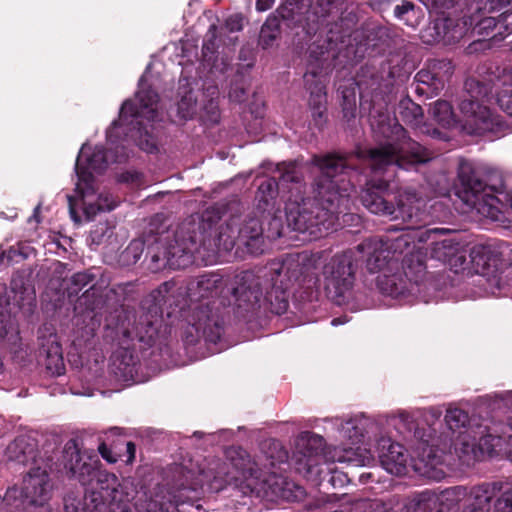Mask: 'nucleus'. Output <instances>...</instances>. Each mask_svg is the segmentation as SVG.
<instances>
[{
	"instance_id": "1",
	"label": "nucleus",
	"mask_w": 512,
	"mask_h": 512,
	"mask_svg": "<svg viewBox=\"0 0 512 512\" xmlns=\"http://www.w3.org/2000/svg\"><path fill=\"white\" fill-rule=\"evenodd\" d=\"M312 164L318 172L313 185L315 199L289 200L285 211L288 227L316 239L332 228L339 214L350 208L354 187L342 176L346 168L343 158L314 156Z\"/></svg>"
},
{
	"instance_id": "2",
	"label": "nucleus",
	"mask_w": 512,
	"mask_h": 512,
	"mask_svg": "<svg viewBox=\"0 0 512 512\" xmlns=\"http://www.w3.org/2000/svg\"><path fill=\"white\" fill-rule=\"evenodd\" d=\"M206 226L192 220L182 223L173 233L174 243L167 242L163 255L156 254L153 260L163 259L170 267L180 269L191 264L193 253H199L201 249L216 255L230 251L237 241L252 254L263 252V228L256 218L232 217L214 232H208Z\"/></svg>"
},
{
	"instance_id": "3",
	"label": "nucleus",
	"mask_w": 512,
	"mask_h": 512,
	"mask_svg": "<svg viewBox=\"0 0 512 512\" xmlns=\"http://www.w3.org/2000/svg\"><path fill=\"white\" fill-rule=\"evenodd\" d=\"M417 232L402 233L395 238H370L357 246V250L365 256L366 267L371 273H378L376 284L382 293L395 296L402 293L403 275L410 281H420L426 272L423 254L411 252L402 261L403 273H399V259L414 239L418 240Z\"/></svg>"
},
{
	"instance_id": "4",
	"label": "nucleus",
	"mask_w": 512,
	"mask_h": 512,
	"mask_svg": "<svg viewBox=\"0 0 512 512\" xmlns=\"http://www.w3.org/2000/svg\"><path fill=\"white\" fill-rule=\"evenodd\" d=\"M147 72L140 78L134 100H126L121 106L119 119L107 130V140L113 144L117 130L123 128L137 145L146 152L156 150L155 142L148 135L147 126L160 120L159 96L146 82Z\"/></svg>"
},
{
	"instance_id": "5",
	"label": "nucleus",
	"mask_w": 512,
	"mask_h": 512,
	"mask_svg": "<svg viewBox=\"0 0 512 512\" xmlns=\"http://www.w3.org/2000/svg\"><path fill=\"white\" fill-rule=\"evenodd\" d=\"M388 182L379 180L369 181L361 191L360 200L363 206L372 214L388 218L391 221H402L407 224L425 222L422 210L423 201L415 193L403 192L395 196V203L390 200Z\"/></svg>"
},
{
	"instance_id": "6",
	"label": "nucleus",
	"mask_w": 512,
	"mask_h": 512,
	"mask_svg": "<svg viewBox=\"0 0 512 512\" xmlns=\"http://www.w3.org/2000/svg\"><path fill=\"white\" fill-rule=\"evenodd\" d=\"M497 171L483 164H474L462 160L458 168L461 189L459 198L477 215L493 221L500 220L501 208L499 199L488 191L482 176H489Z\"/></svg>"
},
{
	"instance_id": "7",
	"label": "nucleus",
	"mask_w": 512,
	"mask_h": 512,
	"mask_svg": "<svg viewBox=\"0 0 512 512\" xmlns=\"http://www.w3.org/2000/svg\"><path fill=\"white\" fill-rule=\"evenodd\" d=\"M80 505V501L73 497L64 500L65 512H133L129 494L109 472L97 473L96 484H92Z\"/></svg>"
},
{
	"instance_id": "8",
	"label": "nucleus",
	"mask_w": 512,
	"mask_h": 512,
	"mask_svg": "<svg viewBox=\"0 0 512 512\" xmlns=\"http://www.w3.org/2000/svg\"><path fill=\"white\" fill-rule=\"evenodd\" d=\"M396 134H400L396 144H386L376 149L358 153L366 158L374 173L386 170L388 166L398 165L406 168L408 164L425 163L431 159L430 152L419 143L406 137L401 126L395 127Z\"/></svg>"
},
{
	"instance_id": "9",
	"label": "nucleus",
	"mask_w": 512,
	"mask_h": 512,
	"mask_svg": "<svg viewBox=\"0 0 512 512\" xmlns=\"http://www.w3.org/2000/svg\"><path fill=\"white\" fill-rule=\"evenodd\" d=\"M356 266L351 251L334 255L324 266L323 276L328 297L344 305L350 297L355 282Z\"/></svg>"
},
{
	"instance_id": "10",
	"label": "nucleus",
	"mask_w": 512,
	"mask_h": 512,
	"mask_svg": "<svg viewBox=\"0 0 512 512\" xmlns=\"http://www.w3.org/2000/svg\"><path fill=\"white\" fill-rule=\"evenodd\" d=\"M236 284L232 293L239 307H253L261 301L269 302L271 306H274L273 299H275L277 302L274 307L275 312L281 314L286 311L288 303L285 299L284 290L287 285L281 284L280 287H273L271 291H266L263 294L260 279L252 272H244L238 277Z\"/></svg>"
},
{
	"instance_id": "11",
	"label": "nucleus",
	"mask_w": 512,
	"mask_h": 512,
	"mask_svg": "<svg viewBox=\"0 0 512 512\" xmlns=\"http://www.w3.org/2000/svg\"><path fill=\"white\" fill-rule=\"evenodd\" d=\"M49 498L48 474L37 467L31 469L24 477L20 491L12 488L6 492L4 501L15 509H26L28 506H42Z\"/></svg>"
},
{
	"instance_id": "12",
	"label": "nucleus",
	"mask_w": 512,
	"mask_h": 512,
	"mask_svg": "<svg viewBox=\"0 0 512 512\" xmlns=\"http://www.w3.org/2000/svg\"><path fill=\"white\" fill-rule=\"evenodd\" d=\"M74 195H68L69 213L75 223L81 222L77 208L80 207L87 220L93 219L98 213L113 210L117 203L111 194L98 192L94 182L87 181L78 189V181L75 184Z\"/></svg>"
},
{
	"instance_id": "13",
	"label": "nucleus",
	"mask_w": 512,
	"mask_h": 512,
	"mask_svg": "<svg viewBox=\"0 0 512 512\" xmlns=\"http://www.w3.org/2000/svg\"><path fill=\"white\" fill-rule=\"evenodd\" d=\"M501 438L488 433L486 427L467 429L455 438L454 450L458 457L466 464H470L484 456H491Z\"/></svg>"
},
{
	"instance_id": "14",
	"label": "nucleus",
	"mask_w": 512,
	"mask_h": 512,
	"mask_svg": "<svg viewBox=\"0 0 512 512\" xmlns=\"http://www.w3.org/2000/svg\"><path fill=\"white\" fill-rule=\"evenodd\" d=\"M450 233L446 228H433L420 231L418 234V242L431 241L429 254L432 259L443 263H449L451 267L457 268L465 262V253L460 243L452 238H440Z\"/></svg>"
},
{
	"instance_id": "15",
	"label": "nucleus",
	"mask_w": 512,
	"mask_h": 512,
	"mask_svg": "<svg viewBox=\"0 0 512 512\" xmlns=\"http://www.w3.org/2000/svg\"><path fill=\"white\" fill-rule=\"evenodd\" d=\"M126 322L121 323L120 333L122 334V344L138 341L146 345H152L157 339L159 329L162 325V318L157 309L139 315L138 318L130 316L126 317Z\"/></svg>"
},
{
	"instance_id": "16",
	"label": "nucleus",
	"mask_w": 512,
	"mask_h": 512,
	"mask_svg": "<svg viewBox=\"0 0 512 512\" xmlns=\"http://www.w3.org/2000/svg\"><path fill=\"white\" fill-rule=\"evenodd\" d=\"M460 123L463 131L471 135H480L493 130L496 119L487 106L473 99L460 103Z\"/></svg>"
},
{
	"instance_id": "17",
	"label": "nucleus",
	"mask_w": 512,
	"mask_h": 512,
	"mask_svg": "<svg viewBox=\"0 0 512 512\" xmlns=\"http://www.w3.org/2000/svg\"><path fill=\"white\" fill-rule=\"evenodd\" d=\"M470 258L475 271L500 288L498 275L503 265L502 253L492 245L477 244L472 247Z\"/></svg>"
},
{
	"instance_id": "18",
	"label": "nucleus",
	"mask_w": 512,
	"mask_h": 512,
	"mask_svg": "<svg viewBox=\"0 0 512 512\" xmlns=\"http://www.w3.org/2000/svg\"><path fill=\"white\" fill-rule=\"evenodd\" d=\"M110 159L105 154L103 147L95 146L92 148L88 144H83L75 163V172L77 175L78 189L87 181L94 182V173L102 172Z\"/></svg>"
},
{
	"instance_id": "19",
	"label": "nucleus",
	"mask_w": 512,
	"mask_h": 512,
	"mask_svg": "<svg viewBox=\"0 0 512 512\" xmlns=\"http://www.w3.org/2000/svg\"><path fill=\"white\" fill-rule=\"evenodd\" d=\"M377 453L382 467L397 476L407 473L409 464H412L406 449L389 437H381L377 441Z\"/></svg>"
},
{
	"instance_id": "20",
	"label": "nucleus",
	"mask_w": 512,
	"mask_h": 512,
	"mask_svg": "<svg viewBox=\"0 0 512 512\" xmlns=\"http://www.w3.org/2000/svg\"><path fill=\"white\" fill-rule=\"evenodd\" d=\"M412 468L420 476L433 481H440L446 475L442 456L426 443L417 447L416 455L412 458Z\"/></svg>"
},
{
	"instance_id": "21",
	"label": "nucleus",
	"mask_w": 512,
	"mask_h": 512,
	"mask_svg": "<svg viewBox=\"0 0 512 512\" xmlns=\"http://www.w3.org/2000/svg\"><path fill=\"white\" fill-rule=\"evenodd\" d=\"M64 467L83 484L87 477H92L96 481L97 473L95 463L88 455L82 454L74 441H70L64 448Z\"/></svg>"
},
{
	"instance_id": "22",
	"label": "nucleus",
	"mask_w": 512,
	"mask_h": 512,
	"mask_svg": "<svg viewBox=\"0 0 512 512\" xmlns=\"http://www.w3.org/2000/svg\"><path fill=\"white\" fill-rule=\"evenodd\" d=\"M191 331H188L189 342H194L200 336L209 340L219 337L220 324L218 317L208 306L197 308L189 320Z\"/></svg>"
},
{
	"instance_id": "23",
	"label": "nucleus",
	"mask_w": 512,
	"mask_h": 512,
	"mask_svg": "<svg viewBox=\"0 0 512 512\" xmlns=\"http://www.w3.org/2000/svg\"><path fill=\"white\" fill-rule=\"evenodd\" d=\"M464 32V26H460L453 19H437L434 21L432 26L426 28L422 35V39L428 44L435 42L452 44L460 40L463 37Z\"/></svg>"
},
{
	"instance_id": "24",
	"label": "nucleus",
	"mask_w": 512,
	"mask_h": 512,
	"mask_svg": "<svg viewBox=\"0 0 512 512\" xmlns=\"http://www.w3.org/2000/svg\"><path fill=\"white\" fill-rule=\"evenodd\" d=\"M328 462L347 463L354 466H370L374 463L373 453L361 445L337 446L324 456Z\"/></svg>"
},
{
	"instance_id": "25",
	"label": "nucleus",
	"mask_w": 512,
	"mask_h": 512,
	"mask_svg": "<svg viewBox=\"0 0 512 512\" xmlns=\"http://www.w3.org/2000/svg\"><path fill=\"white\" fill-rule=\"evenodd\" d=\"M398 114L404 123L418 129L421 133L430 135L433 138L441 137L440 131L435 128L431 129L427 124L422 122L424 115L421 106L410 99L400 102Z\"/></svg>"
},
{
	"instance_id": "26",
	"label": "nucleus",
	"mask_w": 512,
	"mask_h": 512,
	"mask_svg": "<svg viewBox=\"0 0 512 512\" xmlns=\"http://www.w3.org/2000/svg\"><path fill=\"white\" fill-rule=\"evenodd\" d=\"M319 259L320 256L318 254L308 255L307 253H301L289 256L285 259L278 270V275L287 274L289 280H297L299 276L307 274L310 270L315 269Z\"/></svg>"
},
{
	"instance_id": "27",
	"label": "nucleus",
	"mask_w": 512,
	"mask_h": 512,
	"mask_svg": "<svg viewBox=\"0 0 512 512\" xmlns=\"http://www.w3.org/2000/svg\"><path fill=\"white\" fill-rule=\"evenodd\" d=\"M40 354L45 356V365L53 375H60L64 370L62 348L56 334H49L41 341Z\"/></svg>"
},
{
	"instance_id": "28",
	"label": "nucleus",
	"mask_w": 512,
	"mask_h": 512,
	"mask_svg": "<svg viewBox=\"0 0 512 512\" xmlns=\"http://www.w3.org/2000/svg\"><path fill=\"white\" fill-rule=\"evenodd\" d=\"M491 499V492L487 487H474L467 496L462 512H492Z\"/></svg>"
},
{
	"instance_id": "29",
	"label": "nucleus",
	"mask_w": 512,
	"mask_h": 512,
	"mask_svg": "<svg viewBox=\"0 0 512 512\" xmlns=\"http://www.w3.org/2000/svg\"><path fill=\"white\" fill-rule=\"evenodd\" d=\"M437 506L436 493L430 490H424L410 496L405 505V512H428Z\"/></svg>"
},
{
	"instance_id": "30",
	"label": "nucleus",
	"mask_w": 512,
	"mask_h": 512,
	"mask_svg": "<svg viewBox=\"0 0 512 512\" xmlns=\"http://www.w3.org/2000/svg\"><path fill=\"white\" fill-rule=\"evenodd\" d=\"M365 423L366 419L358 416L341 422L339 429L341 438L348 440L352 445L359 444L364 436Z\"/></svg>"
},
{
	"instance_id": "31",
	"label": "nucleus",
	"mask_w": 512,
	"mask_h": 512,
	"mask_svg": "<svg viewBox=\"0 0 512 512\" xmlns=\"http://www.w3.org/2000/svg\"><path fill=\"white\" fill-rule=\"evenodd\" d=\"M469 421L468 414L459 408H449L447 409L445 415V422L449 430L452 431V444L454 445L455 438L459 435V433L467 430V429H475L474 427H467V423Z\"/></svg>"
},
{
	"instance_id": "32",
	"label": "nucleus",
	"mask_w": 512,
	"mask_h": 512,
	"mask_svg": "<svg viewBox=\"0 0 512 512\" xmlns=\"http://www.w3.org/2000/svg\"><path fill=\"white\" fill-rule=\"evenodd\" d=\"M430 113L442 127L449 128L455 123L452 107L447 101L438 100L431 104Z\"/></svg>"
},
{
	"instance_id": "33",
	"label": "nucleus",
	"mask_w": 512,
	"mask_h": 512,
	"mask_svg": "<svg viewBox=\"0 0 512 512\" xmlns=\"http://www.w3.org/2000/svg\"><path fill=\"white\" fill-rule=\"evenodd\" d=\"M466 495V489L461 486L446 489L439 495L436 494L437 505L439 504L442 506L440 511H442L444 508L450 509L457 505Z\"/></svg>"
},
{
	"instance_id": "34",
	"label": "nucleus",
	"mask_w": 512,
	"mask_h": 512,
	"mask_svg": "<svg viewBox=\"0 0 512 512\" xmlns=\"http://www.w3.org/2000/svg\"><path fill=\"white\" fill-rule=\"evenodd\" d=\"M504 88L498 95V104L500 108L512 116V70L504 72L502 76Z\"/></svg>"
},
{
	"instance_id": "35",
	"label": "nucleus",
	"mask_w": 512,
	"mask_h": 512,
	"mask_svg": "<svg viewBox=\"0 0 512 512\" xmlns=\"http://www.w3.org/2000/svg\"><path fill=\"white\" fill-rule=\"evenodd\" d=\"M278 185L275 179H265L258 188L259 201L268 205L277 195Z\"/></svg>"
},
{
	"instance_id": "36",
	"label": "nucleus",
	"mask_w": 512,
	"mask_h": 512,
	"mask_svg": "<svg viewBox=\"0 0 512 512\" xmlns=\"http://www.w3.org/2000/svg\"><path fill=\"white\" fill-rule=\"evenodd\" d=\"M322 457L318 454L305 456V460H299V470H305L308 477H319L322 473L320 469V459Z\"/></svg>"
},
{
	"instance_id": "37",
	"label": "nucleus",
	"mask_w": 512,
	"mask_h": 512,
	"mask_svg": "<svg viewBox=\"0 0 512 512\" xmlns=\"http://www.w3.org/2000/svg\"><path fill=\"white\" fill-rule=\"evenodd\" d=\"M177 111L181 119L193 117L196 112V100L191 92L185 94L178 102Z\"/></svg>"
},
{
	"instance_id": "38",
	"label": "nucleus",
	"mask_w": 512,
	"mask_h": 512,
	"mask_svg": "<svg viewBox=\"0 0 512 512\" xmlns=\"http://www.w3.org/2000/svg\"><path fill=\"white\" fill-rule=\"evenodd\" d=\"M189 500H192V497L189 495H183L182 493L179 495H174L172 498H169L167 502L154 500L153 507L149 508V512H157V507L161 512H172L171 508L185 503Z\"/></svg>"
},
{
	"instance_id": "39",
	"label": "nucleus",
	"mask_w": 512,
	"mask_h": 512,
	"mask_svg": "<svg viewBox=\"0 0 512 512\" xmlns=\"http://www.w3.org/2000/svg\"><path fill=\"white\" fill-rule=\"evenodd\" d=\"M326 103V92L321 84H316L314 90L310 93L309 105L314 114L322 115Z\"/></svg>"
},
{
	"instance_id": "40",
	"label": "nucleus",
	"mask_w": 512,
	"mask_h": 512,
	"mask_svg": "<svg viewBox=\"0 0 512 512\" xmlns=\"http://www.w3.org/2000/svg\"><path fill=\"white\" fill-rule=\"evenodd\" d=\"M252 468H248L247 470L242 471V476L244 477V482L239 483V478L237 477H231L230 479H227L226 482L228 484H234L236 487H239L244 494H247L248 492H252L256 487V481L252 477Z\"/></svg>"
},
{
	"instance_id": "41",
	"label": "nucleus",
	"mask_w": 512,
	"mask_h": 512,
	"mask_svg": "<svg viewBox=\"0 0 512 512\" xmlns=\"http://www.w3.org/2000/svg\"><path fill=\"white\" fill-rule=\"evenodd\" d=\"M492 512H512V488L502 492L495 499Z\"/></svg>"
},
{
	"instance_id": "42",
	"label": "nucleus",
	"mask_w": 512,
	"mask_h": 512,
	"mask_svg": "<svg viewBox=\"0 0 512 512\" xmlns=\"http://www.w3.org/2000/svg\"><path fill=\"white\" fill-rule=\"evenodd\" d=\"M277 37V29L272 28L269 21H266L261 28L260 43L266 48L270 46Z\"/></svg>"
},
{
	"instance_id": "43",
	"label": "nucleus",
	"mask_w": 512,
	"mask_h": 512,
	"mask_svg": "<svg viewBox=\"0 0 512 512\" xmlns=\"http://www.w3.org/2000/svg\"><path fill=\"white\" fill-rule=\"evenodd\" d=\"M94 337V329L92 327L86 326L83 328L81 335H76L74 339L72 340L73 345L76 349L82 350L86 348L88 343L92 340Z\"/></svg>"
},
{
	"instance_id": "44",
	"label": "nucleus",
	"mask_w": 512,
	"mask_h": 512,
	"mask_svg": "<svg viewBox=\"0 0 512 512\" xmlns=\"http://www.w3.org/2000/svg\"><path fill=\"white\" fill-rule=\"evenodd\" d=\"M94 277L88 272H78L71 277L74 292H78L93 281Z\"/></svg>"
},
{
	"instance_id": "45",
	"label": "nucleus",
	"mask_w": 512,
	"mask_h": 512,
	"mask_svg": "<svg viewBox=\"0 0 512 512\" xmlns=\"http://www.w3.org/2000/svg\"><path fill=\"white\" fill-rule=\"evenodd\" d=\"M17 327L14 320L11 317L5 319L3 315H0V337H7L9 334H16Z\"/></svg>"
},
{
	"instance_id": "46",
	"label": "nucleus",
	"mask_w": 512,
	"mask_h": 512,
	"mask_svg": "<svg viewBox=\"0 0 512 512\" xmlns=\"http://www.w3.org/2000/svg\"><path fill=\"white\" fill-rule=\"evenodd\" d=\"M207 36H209V39L205 41L202 48L204 57H208L209 54L214 53V49L216 46V27L214 25L210 26Z\"/></svg>"
},
{
	"instance_id": "47",
	"label": "nucleus",
	"mask_w": 512,
	"mask_h": 512,
	"mask_svg": "<svg viewBox=\"0 0 512 512\" xmlns=\"http://www.w3.org/2000/svg\"><path fill=\"white\" fill-rule=\"evenodd\" d=\"M218 283L221 284L222 279L216 276H202L198 282V286L201 288V290L209 291L212 287L217 288Z\"/></svg>"
},
{
	"instance_id": "48",
	"label": "nucleus",
	"mask_w": 512,
	"mask_h": 512,
	"mask_svg": "<svg viewBox=\"0 0 512 512\" xmlns=\"http://www.w3.org/2000/svg\"><path fill=\"white\" fill-rule=\"evenodd\" d=\"M98 451L101 456L110 463H115L118 460L119 455L112 451V448L103 441L98 446Z\"/></svg>"
},
{
	"instance_id": "49",
	"label": "nucleus",
	"mask_w": 512,
	"mask_h": 512,
	"mask_svg": "<svg viewBox=\"0 0 512 512\" xmlns=\"http://www.w3.org/2000/svg\"><path fill=\"white\" fill-rule=\"evenodd\" d=\"M416 78L419 82L433 85L435 80L439 79V74L436 72H430L429 70H421L417 73Z\"/></svg>"
},
{
	"instance_id": "50",
	"label": "nucleus",
	"mask_w": 512,
	"mask_h": 512,
	"mask_svg": "<svg viewBox=\"0 0 512 512\" xmlns=\"http://www.w3.org/2000/svg\"><path fill=\"white\" fill-rule=\"evenodd\" d=\"M507 6H512V0H487L485 8L489 12H493Z\"/></svg>"
},
{
	"instance_id": "51",
	"label": "nucleus",
	"mask_w": 512,
	"mask_h": 512,
	"mask_svg": "<svg viewBox=\"0 0 512 512\" xmlns=\"http://www.w3.org/2000/svg\"><path fill=\"white\" fill-rule=\"evenodd\" d=\"M141 252H142V244L140 242H131L129 244V246L126 248V250L124 251V254L127 256L133 255V260H134V262H136L140 258Z\"/></svg>"
},
{
	"instance_id": "52",
	"label": "nucleus",
	"mask_w": 512,
	"mask_h": 512,
	"mask_svg": "<svg viewBox=\"0 0 512 512\" xmlns=\"http://www.w3.org/2000/svg\"><path fill=\"white\" fill-rule=\"evenodd\" d=\"M226 24L230 31H240L242 29V17L238 15L231 16L227 19Z\"/></svg>"
},
{
	"instance_id": "53",
	"label": "nucleus",
	"mask_w": 512,
	"mask_h": 512,
	"mask_svg": "<svg viewBox=\"0 0 512 512\" xmlns=\"http://www.w3.org/2000/svg\"><path fill=\"white\" fill-rule=\"evenodd\" d=\"M426 5L433 8H449L453 6L454 0H425Z\"/></svg>"
},
{
	"instance_id": "54",
	"label": "nucleus",
	"mask_w": 512,
	"mask_h": 512,
	"mask_svg": "<svg viewBox=\"0 0 512 512\" xmlns=\"http://www.w3.org/2000/svg\"><path fill=\"white\" fill-rule=\"evenodd\" d=\"M413 8L412 3L404 2L402 5H397L394 9L395 16L402 18L404 14L408 13Z\"/></svg>"
},
{
	"instance_id": "55",
	"label": "nucleus",
	"mask_w": 512,
	"mask_h": 512,
	"mask_svg": "<svg viewBox=\"0 0 512 512\" xmlns=\"http://www.w3.org/2000/svg\"><path fill=\"white\" fill-rule=\"evenodd\" d=\"M270 226L273 227V231L271 232V236L272 237L275 238V237H281L282 236L283 227H282L279 219L273 218L271 223H270Z\"/></svg>"
},
{
	"instance_id": "56",
	"label": "nucleus",
	"mask_w": 512,
	"mask_h": 512,
	"mask_svg": "<svg viewBox=\"0 0 512 512\" xmlns=\"http://www.w3.org/2000/svg\"><path fill=\"white\" fill-rule=\"evenodd\" d=\"M135 453H136V447H135V444L131 441L127 442L126 443V454H127V458H126V463H129L131 464L134 459H135Z\"/></svg>"
},
{
	"instance_id": "57",
	"label": "nucleus",
	"mask_w": 512,
	"mask_h": 512,
	"mask_svg": "<svg viewBox=\"0 0 512 512\" xmlns=\"http://www.w3.org/2000/svg\"><path fill=\"white\" fill-rule=\"evenodd\" d=\"M274 2L275 0H257L256 9L259 12L267 11L273 6Z\"/></svg>"
},
{
	"instance_id": "58",
	"label": "nucleus",
	"mask_w": 512,
	"mask_h": 512,
	"mask_svg": "<svg viewBox=\"0 0 512 512\" xmlns=\"http://www.w3.org/2000/svg\"><path fill=\"white\" fill-rule=\"evenodd\" d=\"M427 413L434 419H439L441 414H442V411L441 409L439 408H436V407H431L427 410Z\"/></svg>"
},
{
	"instance_id": "59",
	"label": "nucleus",
	"mask_w": 512,
	"mask_h": 512,
	"mask_svg": "<svg viewBox=\"0 0 512 512\" xmlns=\"http://www.w3.org/2000/svg\"><path fill=\"white\" fill-rule=\"evenodd\" d=\"M17 254V250H15L14 248H10L6 253H3L2 255H0V262L4 259V257H7V259L9 261H11L15 255Z\"/></svg>"
},
{
	"instance_id": "60",
	"label": "nucleus",
	"mask_w": 512,
	"mask_h": 512,
	"mask_svg": "<svg viewBox=\"0 0 512 512\" xmlns=\"http://www.w3.org/2000/svg\"><path fill=\"white\" fill-rule=\"evenodd\" d=\"M105 434H110V435H113V436H119L122 434V429L119 428V427H111L110 429H108Z\"/></svg>"
},
{
	"instance_id": "61",
	"label": "nucleus",
	"mask_w": 512,
	"mask_h": 512,
	"mask_svg": "<svg viewBox=\"0 0 512 512\" xmlns=\"http://www.w3.org/2000/svg\"><path fill=\"white\" fill-rule=\"evenodd\" d=\"M282 179H283L284 181H287V182H288V181H290V182L297 181V178H296V177L293 175V173H292V172H290V171H287L286 173H284V174L282 175Z\"/></svg>"
},
{
	"instance_id": "62",
	"label": "nucleus",
	"mask_w": 512,
	"mask_h": 512,
	"mask_svg": "<svg viewBox=\"0 0 512 512\" xmlns=\"http://www.w3.org/2000/svg\"><path fill=\"white\" fill-rule=\"evenodd\" d=\"M346 322H347V319L345 317L344 318L338 317V318H334L331 321V325L332 326H338V325L344 324Z\"/></svg>"
},
{
	"instance_id": "63",
	"label": "nucleus",
	"mask_w": 512,
	"mask_h": 512,
	"mask_svg": "<svg viewBox=\"0 0 512 512\" xmlns=\"http://www.w3.org/2000/svg\"><path fill=\"white\" fill-rule=\"evenodd\" d=\"M399 417H400V418H401V420H403V421H408L409 415H408L406 412H400V413H399Z\"/></svg>"
},
{
	"instance_id": "64",
	"label": "nucleus",
	"mask_w": 512,
	"mask_h": 512,
	"mask_svg": "<svg viewBox=\"0 0 512 512\" xmlns=\"http://www.w3.org/2000/svg\"><path fill=\"white\" fill-rule=\"evenodd\" d=\"M509 424H510V427H511V429H512V418L510 419Z\"/></svg>"
}]
</instances>
